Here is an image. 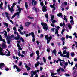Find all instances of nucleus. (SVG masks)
I'll return each mask as SVG.
<instances>
[{
	"label": "nucleus",
	"instance_id": "nucleus-1",
	"mask_svg": "<svg viewBox=\"0 0 77 77\" xmlns=\"http://www.w3.org/2000/svg\"><path fill=\"white\" fill-rule=\"evenodd\" d=\"M0 41H3L4 42V43H3L2 45H1L0 46V55L4 56V55H5V54L3 53V48L1 47H2V48H6V42H5L4 39H2V37L1 35H0Z\"/></svg>",
	"mask_w": 77,
	"mask_h": 77
},
{
	"label": "nucleus",
	"instance_id": "nucleus-2",
	"mask_svg": "<svg viewBox=\"0 0 77 77\" xmlns=\"http://www.w3.org/2000/svg\"><path fill=\"white\" fill-rule=\"evenodd\" d=\"M66 53V55H63V54H65ZM60 56L62 57H66L67 58H69V52L67 53V52L66 51V50H64L63 52V54H61Z\"/></svg>",
	"mask_w": 77,
	"mask_h": 77
},
{
	"label": "nucleus",
	"instance_id": "nucleus-3",
	"mask_svg": "<svg viewBox=\"0 0 77 77\" xmlns=\"http://www.w3.org/2000/svg\"><path fill=\"white\" fill-rule=\"evenodd\" d=\"M41 24L44 30L47 31L48 29V26H47V23H41Z\"/></svg>",
	"mask_w": 77,
	"mask_h": 77
},
{
	"label": "nucleus",
	"instance_id": "nucleus-4",
	"mask_svg": "<svg viewBox=\"0 0 77 77\" xmlns=\"http://www.w3.org/2000/svg\"><path fill=\"white\" fill-rule=\"evenodd\" d=\"M21 9H21L20 8H19L18 9V11H19V12H17V13H16V14H14V15L12 17V18H14V17H15V15H18V17H19V14H20L21 13Z\"/></svg>",
	"mask_w": 77,
	"mask_h": 77
},
{
	"label": "nucleus",
	"instance_id": "nucleus-5",
	"mask_svg": "<svg viewBox=\"0 0 77 77\" xmlns=\"http://www.w3.org/2000/svg\"><path fill=\"white\" fill-rule=\"evenodd\" d=\"M48 35H46L45 36V38L46 39L47 41V44H48L49 42H50V40H51V39H52V37H51V36H50L49 37H48Z\"/></svg>",
	"mask_w": 77,
	"mask_h": 77
},
{
	"label": "nucleus",
	"instance_id": "nucleus-6",
	"mask_svg": "<svg viewBox=\"0 0 77 77\" xmlns=\"http://www.w3.org/2000/svg\"><path fill=\"white\" fill-rule=\"evenodd\" d=\"M39 70H38L36 71H32L31 72V75L30 76V77H33L34 75H36V74L37 73V72L38 73H39Z\"/></svg>",
	"mask_w": 77,
	"mask_h": 77
},
{
	"label": "nucleus",
	"instance_id": "nucleus-7",
	"mask_svg": "<svg viewBox=\"0 0 77 77\" xmlns=\"http://www.w3.org/2000/svg\"><path fill=\"white\" fill-rule=\"evenodd\" d=\"M59 61H60V64L61 66H63V62H64V61L60 59H59L58 60H57L56 61L57 63H58V62H59Z\"/></svg>",
	"mask_w": 77,
	"mask_h": 77
},
{
	"label": "nucleus",
	"instance_id": "nucleus-8",
	"mask_svg": "<svg viewBox=\"0 0 77 77\" xmlns=\"http://www.w3.org/2000/svg\"><path fill=\"white\" fill-rule=\"evenodd\" d=\"M14 34H16L17 37H15L14 38V39L15 40H18L20 39V35H18V33L17 32L15 31L14 32Z\"/></svg>",
	"mask_w": 77,
	"mask_h": 77
},
{
	"label": "nucleus",
	"instance_id": "nucleus-9",
	"mask_svg": "<svg viewBox=\"0 0 77 77\" xmlns=\"http://www.w3.org/2000/svg\"><path fill=\"white\" fill-rule=\"evenodd\" d=\"M18 32L20 33V34L21 35H26V34H27L28 33V31H24L23 32H21V31L20 30V29H19L18 30Z\"/></svg>",
	"mask_w": 77,
	"mask_h": 77
},
{
	"label": "nucleus",
	"instance_id": "nucleus-10",
	"mask_svg": "<svg viewBox=\"0 0 77 77\" xmlns=\"http://www.w3.org/2000/svg\"><path fill=\"white\" fill-rule=\"evenodd\" d=\"M17 42L18 43L17 44V45L18 48L19 50H22V48H21V47L20 46V44H19V43H20V42H21V41H17Z\"/></svg>",
	"mask_w": 77,
	"mask_h": 77
},
{
	"label": "nucleus",
	"instance_id": "nucleus-11",
	"mask_svg": "<svg viewBox=\"0 0 77 77\" xmlns=\"http://www.w3.org/2000/svg\"><path fill=\"white\" fill-rule=\"evenodd\" d=\"M37 63L36 64H35V66L36 68L37 66H38L39 65V64H40V65H43V63H40L38 61Z\"/></svg>",
	"mask_w": 77,
	"mask_h": 77
},
{
	"label": "nucleus",
	"instance_id": "nucleus-12",
	"mask_svg": "<svg viewBox=\"0 0 77 77\" xmlns=\"http://www.w3.org/2000/svg\"><path fill=\"white\" fill-rule=\"evenodd\" d=\"M54 16L53 15H52L51 16V21L52 23H56L57 22L55 20H53V18H54ZM52 20H53V21H52Z\"/></svg>",
	"mask_w": 77,
	"mask_h": 77
},
{
	"label": "nucleus",
	"instance_id": "nucleus-13",
	"mask_svg": "<svg viewBox=\"0 0 77 77\" xmlns=\"http://www.w3.org/2000/svg\"><path fill=\"white\" fill-rule=\"evenodd\" d=\"M5 66V64L3 63H0V69H1V70H3V68Z\"/></svg>",
	"mask_w": 77,
	"mask_h": 77
},
{
	"label": "nucleus",
	"instance_id": "nucleus-14",
	"mask_svg": "<svg viewBox=\"0 0 77 77\" xmlns=\"http://www.w3.org/2000/svg\"><path fill=\"white\" fill-rule=\"evenodd\" d=\"M32 35V37L33 38V39L32 41L33 42L35 41V34L33 32H31Z\"/></svg>",
	"mask_w": 77,
	"mask_h": 77
},
{
	"label": "nucleus",
	"instance_id": "nucleus-15",
	"mask_svg": "<svg viewBox=\"0 0 77 77\" xmlns=\"http://www.w3.org/2000/svg\"><path fill=\"white\" fill-rule=\"evenodd\" d=\"M9 6V5H8V8L10 12H11V13H12V11H13V7H11V8Z\"/></svg>",
	"mask_w": 77,
	"mask_h": 77
},
{
	"label": "nucleus",
	"instance_id": "nucleus-16",
	"mask_svg": "<svg viewBox=\"0 0 77 77\" xmlns=\"http://www.w3.org/2000/svg\"><path fill=\"white\" fill-rule=\"evenodd\" d=\"M70 18L71 20H70V23H71V24L72 25H73L74 24V20H74V19L73 18V17H72V16H70Z\"/></svg>",
	"mask_w": 77,
	"mask_h": 77
},
{
	"label": "nucleus",
	"instance_id": "nucleus-17",
	"mask_svg": "<svg viewBox=\"0 0 77 77\" xmlns=\"http://www.w3.org/2000/svg\"><path fill=\"white\" fill-rule=\"evenodd\" d=\"M60 69H61L62 71H64V69H63L60 68L59 69H58L57 70V72H58V74H60L59 71H60Z\"/></svg>",
	"mask_w": 77,
	"mask_h": 77
},
{
	"label": "nucleus",
	"instance_id": "nucleus-18",
	"mask_svg": "<svg viewBox=\"0 0 77 77\" xmlns=\"http://www.w3.org/2000/svg\"><path fill=\"white\" fill-rule=\"evenodd\" d=\"M10 37L9 36H8L7 37V43L8 44H10L11 43V41H10Z\"/></svg>",
	"mask_w": 77,
	"mask_h": 77
},
{
	"label": "nucleus",
	"instance_id": "nucleus-19",
	"mask_svg": "<svg viewBox=\"0 0 77 77\" xmlns=\"http://www.w3.org/2000/svg\"><path fill=\"white\" fill-rule=\"evenodd\" d=\"M50 6L51 8H54V10H55V8L56 7H55V3H54L53 5H50Z\"/></svg>",
	"mask_w": 77,
	"mask_h": 77
},
{
	"label": "nucleus",
	"instance_id": "nucleus-20",
	"mask_svg": "<svg viewBox=\"0 0 77 77\" xmlns=\"http://www.w3.org/2000/svg\"><path fill=\"white\" fill-rule=\"evenodd\" d=\"M5 15L8 20H9V17L8 15H9V14L7 12H5Z\"/></svg>",
	"mask_w": 77,
	"mask_h": 77
},
{
	"label": "nucleus",
	"instance_id": "nucleus-21",
	"mask_svg": "<svg viewBox=\"0 0 77 77\" xmlns=\"http://www.w3.org/2000/svg\"><path fill=\"white\" fill-rule=\"evenodd\" d=\"M46 8H47L46 7H45V5H44L42 8V10L43 12H45V11H47Z\"/></svg>",
	"mask_w": 77,
	"mask_h": 77
},
{
	"label": "nucleus",
	"instance_id": "nucleus-22",
	"mask_svg": "<svg viewBox=\"0 0 77 77\" xmlns=\"http://www.w3.org/2000/svg\"><path fill=\"white\" fill-rule=\"evenodd\" d=\"M25 7L26 8L27 10H28V4L27 3V2H25Z\"/></svg>",
	"mask_w": 77,
	"mask_h": 77
},
{
	"label": "nucleus",
	"instance_id": "nucleus-23",
	"mask_svg": "<svg viewBox=\"0 0 77 77\" xmlns=\"http://www.w3.org/2000/svg\"><path fill=\"white\" fill-rule=\"evenodd\" d=\"M33 10H34L35 11H36V12L37 13L38 12H39V9H36L35 7H33L32 8Z\"/></svg>",
	"mask_w": 77,
	"mask_h": 77
},
{
	"label": "nucleus",
	"instance_id": "nucleus-24",
	"mask_svg": "<svg viewBox=\"0 0 77 77\" xmlns=\"http://www.w3.org/2000/svg\"><path fill=\"white\" fill-rule=\"evenodd\" d=\"M30 24H31L30 22H26L25 23V26L26 27H29Z\"/></svg>",
	"mask_w": 77,
	"mask_h": 77
},
{
	"label": "nucleus",
	"instance_id": "nucleus-25",
	"mask_svg": "<svg viewBox=\"0 0 77 77\" xmlns=\"http://www.w3.org/2000/svg\"><path fill=\"white\" fill-rule=\"evenodd\" d=\"M35 0H32V3L33 5V3L34 5H36L37 4V2L36 1H35Z\"/></svg>",
	"mask_w": 77,
	"mask_h": 77
},
{
	"label": "nucleus",
	"instance_id": "nucleus-26",
	"mask_svg": "<svg viewBox=\"0 0 77 77\" xmlns=\"http://www.w3.org/2000/svg\"><path fill=\"white\" fill-rule=\"evenodd\" d=\"M3 2H1V4H0V9H3L4 8L2 7V6H3Z\"/></svg>",
	"mask_w": 77,
	"mask_h": 77
},
{
	"label": "nucleus",
	"instance_id": "nucleus-27",
	"mask_svg": "<svg viewBox=\"0 0 77 77\" xmlns=\"http://www.w3.org/2000/svg\"><path fill=\"white\" fill-rule=\"evenodd\" d=\"M6 50L7 51H8V53L6 54V56H10V53H11L9 51V50H8L6 49Z\"/></svg>",
	"mask_w": 77,
	"mask_h": 77
},
{
	"label": "nucleus",
	"instance_id": "nucleus-28",
	"mask_svg": "<svg viewBox=\"0 0 77 77\" xmlns=\"http://www.w3.org/2000/svg\"><path fill=\"white\" fill-rule=\"evenodd\" d=\"M57 16H58V17H60L61 18H63V16L62 15V14L61 13H60L58 14H57Z\"/></svg>",
	"mask_w": 77,
	"mask_h": 77
},
{
	"label": "nucleus",
	"instance_id": "nucleus-29",
	"mask_svg": "<svg viewBox=\"0 0 77 77\" xmlns=\"http://www.w3.org/2000/svg\"><path fill=\"white\" fill-rule=\"evenodd\" d=\"M68 63L69 65H73V64H74V63L73 62H72L71 63L70 62L69 60H68Z\"/></svg>",
	"mask_w": 77,
	"mask_h": 77
},
{
	"label": "nucleus",
	"instance_id": "nucleus-30",
	"mask_svg": "<svg viewBox=\"0 0 77 77\" xmlns=\"http://www.w3.org/2000/svg\"><path fill=\"white\" fill-rule=\"evenodd\" d=\"M17 71L18 72H20L21 71V69H20V68H18V67L16 68Z\"/></svg>",
	"mask_w": 77,
	"mask_h": 77
},
{
	"label": "nucleus",
	"instance_id": "nucleus-31",
	"mask_svg": "<svg viewBox=\"0 0 77 77\" xmlns=\"http://www.w3.org/2000/svg\"><path fill=\"white\" fill-rule=\"evenodd\" d=\"M3 32L4 33V35L5 37H7V32L5 30L4 31H3Z\"/></svg>",
	"mask_w": 77,
	"mask_h": 77
},
{
	"label": "nucleus",
	"instance_id": "nucleus-32",
	"mask_svg": "<svg viewBox=\"0 0 77 77\" xmlns=\"http://www.w3.org/2000/svg\"><path fill=\"white\" fill-rule=\"evenodd\" d=\"M68 47L64 46V47H63V50H66L68 49Z\"/></svg>",
	"mask_w": 77,
	"mask_h": 77
},
{
	"label": "nucleus",
	"instance_id": "nucleus-33",
	"mask_svg": "<svg viewBox=\"0 0 77 77\" xmlns=\"http://www.w3.org/2000/svg\"><path fill=\"white\" fill-rule=\"evenodd\" d=\"M63 5H68V2H63L62 4V6H63Z\"/></svg>",
	"mask_w": 77,
	"mask_h": 77
},
{
	"label": "nucleus",
	"instance_id": "nucleus-34",
	"mask_svg": "<svg viewBox=\"0 0 77 77\" xmlns=\"http://www.w3.org/2000/svg\"><path fill=\"white\" fill-rule=\"evenodd\" d=\"M3 24H4V25H5V27H8V23H3Z\"/></svg>",
	"mask_w": 77,
	"mask_h": 77
},
{
	"label": "nucleus",
	"instance_id": "nucleus-35",
	"mask_svg": "<svg viewBox=\"0 0 77 77\" xmlns=\"http://www.w3.org/2000/svg\"><path fill=\"white\" fill-rule=\"evenodd\" d=\"M19 28H20V30H23V29H24V28L23 26H22V25H20V26L19 27Z\"/></svg>",
	"mask_w": 77,
	"mask_h": 77
},
{
	"label": "nucleus",
	"instance_id": "nucleus-36",
	"mask_svg": "<svg viewBox=\"0 0 77 77\" xmlns=\"http://www.w3.org/2000/svg\"><path fill=\"white\" fill-rule=\"evenodd\" d=\"M36 53L37 56H39V51L38 50L36 51Z\"/></svg>",
	"mask_w": 77,
	"mask_h": 77
},
{
	"label": "nucleus",
	"instance_id": "nucleus-37",
	"mask_svg": "<svg viewBox=\"0 0 77 77\" xmlns=\"http://www.w3.org/2000/svg\"><path fill=\"white\" fill-rule=\"evenodd\" d=\"M43 60L44 63H46V60H46V59L45 58V57H43Z\"/></svg>",
	"mask_w": 77,
	"mask_h": 77
},
{
	"label": "nucleus",
	"instance_id": "nucleus-38",
	"mask_svg": "<svg viewBox=\"0 0 77 77\" xmlns=\"http://www.w3.org/2000/svg\"><path fill=\"white\" fill-rule=\"evenodd\" d=\"M53 53H54L55 55L56 54V50H54L53 51H52Z\"/></svg>",
	"mask_w": 77,
	"mask_h": 77
},
{
	"label": "nucleus",
	"instance_id": "nucleus-39",
	"mask_svg": "<svg viewBox=\"0 0 77 77\" xmlns=\"http://www.w3.org/2000/svg\"><path fill=\"white\" fill-rule=\"evenodd\" d=\"M30 35H32V33H29V34H26V37H27V36H30Z\"/></svg>",
	"mask_w": 77,
	"mask_h": 77
},
{
	"label": "nucleus",
	"instance_id": "nucleus-40",
	"mask_svg": "<svg viewBox=\"0 0 77 77\" xmlns=\"http://www.w3.org/2000/svg\"><path fill=\"white\" fill-rule=\"evenodd\" d=\"M45 16L46 18H48V14H45Z\"/></svg>",
	"mask_w": 77,
	"mask_h": 77
},
{
	"label": "nucleus",
	"instance_id": "nucleus-41",
	"mask_svg": "<svg viewBox=\"0 0 77 77\" xmlns=\"http://www.w3.org/2000/svg\"><path fill=\"white\" fill-rule=\"evenodd\" d=\"M57 74V73H52L51 74V76H54V75H56V74Z\"/></svg>",
	"mask_w": 77,
	"mask_h": 77
},
{
	"label": "nucleus",
	"instance_id": "nucleus-42",
	"mask_svg": "<svg viewBox=\"0 0 77 77\" xmlns=\"http://www.w3.org/2000/svg\"><path fill=\"white\" fill-rule=\"evenodd\" d=\"M17 67L18 66H17L16 65H14L13 66V68L14 69H15V68H16V69H17Z\"/></svg>",
	"mask_w": 77,
	"mask_h": 77
},
{
	"label": "nucleus",
	"instance_id": "nucleus-43",
	"mask_svg": "<svg viewBox=\"0 0 77 77\" xmlns=\"http://www.w3.org/2000/svg\"><path fill=\"white\" fill-rule=\"evenodd\" d=\"M5 70L6 71H9V68L8 67H5Z\"/></svg>",
	"mask_w": 77,
	"mask_h": 77
},
{
	"label": "nucleus",
	"instance_id": "nucleus-44",
	"mask_svg": "<svg viewBox=\"0 0 77 77\" xmlns=\"http://www.w3.org/2000/svg\"><path fill=\"white\" fill-rule=\"evenodd\" d=\"M18 66H20L22 65V62L21 61H20V62L19 63V64H18Z\"/></svg>",
	"mask_w": 77,
	"mask_h": 77
},
{
	"label": "nucleus",
	"instance_id": "nucleus-45",
	"mask_svg": "<svg viewBox=\"0 0 77 77\" xmlns=\"http://www.w3.org/2000/svg\"><path fill=\"white\" fill-rule=\"evenodd\" d=\"M56 32H55V34L56 35V34H58V30H57V29H55Z\"/></svg>",
	"mask_w": 77,
	"mask_h": 77
},
{
	"label": "nucleus",
	"instance_id": "nucleus-46",
	"mask_svg": "<svg viewBox=\"0 0 77 77\" xmlns=\"http://www.w3.org/2000/svg\"><path fill=\"white\" fill-rule=\"evenodd\" d=\"M64 20L66 21V22H67V19H66V16L64 15Z\"/></svg>",
	"mask_w": 77,
	"mask_h": 77
},
{
	"label": "nucleus",
	"instance_id": "nucleus-47",
	"mask_svg": "<svg viewBox=\"0 0 77 77\" xmlns=\"http://www.w3.org/2000/svg\"><path fill=\"white\" fill-rule=\"evenodd\" d=\"M68 27L69 29H71V25L70 24H68Z\"/></svg>",
	"mask_w": 77,
	"mask_h": 77
},
{
	"label": "nucleus",
	"instance_id": "nucleus-48",
	"mask_svg": "<svg viewBox=\"0 0 77 77\" xmlns=\"http://www.w3.org/2000/svg\"><path fill=\"white\" fill-rule=\"evenodd\" d=\"M71 55L72 57H73L74 56V52H72L71 53Z\"/></svg>",
	"mask_w": 77,
	"mask_h": 77
},
{
	"label": "nucleus",
	"instance_id": "nucleus-49",
	"mask_svg": "<svg viewBox=\"0 0 77 77\" xmlns=\"http://www.w3.org/2000/svg\"><path fill=\"white\" fill-rule=\"evenodd\" d=\"M19 52L18 53V55L19 57H20L21 56V53H20V51H19Z\"/></svg>",
	"mask_w": 77,
	"mask_h": 77
},
{
	"label": "nucleus",
	"instance_id": "nucleus-50",
	"mask_svg": "<svg viewBox=\"0 0 77 77\" xmlns=\"http://www.w3.org/2000/svg\"><path fill=\"white\" fill-rule=\"evenodd\" d=\"M65 76L66 77H69V76H70V75L69 74H66L65 75Z\"/></svg>",
	"mask_w": 77,
	"mask_h": 77
},
{
	"label": "nucleus",
	"instance_id": "nucleus-51",
	"mask_svg": "<svg viewBox=\"0 0 77 77\" xmlns=\"http://www.w3.org/2000/svg\"><path fill=\"white\" fill-rule=\"evenodd\" d=\"M34 54H35V53H32L31 54H30V56H31V57H32L33 56Z\"/></svg>",
	"mask_w": 77,
	"mask_h": 77
},
{
	"label": "nucleus",
	"instance_id": "nucleus-52",
	"mask_svg": "<svg viewBox=\"0 0 77 77\" xmlns=\"http://www.w3.org/2000/svg\"><path fill=\"white\" fill-rule=\"evenodd\" d=\"M17 5V3L15 2V3H13L12 5V6L13 7H14L15 6V5Z\"/></svg>",
	"mask_w": 77,
	"mask_h": 77
},
{
	"label": "nucleus",
	"instance_id": "nucleus-53",
	"mask_svg": "<svg viewBox=\"0 0 77 77\" xmlns=\"http://www.w3.org/2000/svg\"><path fill=\"white\" fill-rule=\"evenodd\" d=\"M28 18H29V19H31L32 20H33V17H30V16H28Z\"/></svg>",
	"mask_w": 77,
	"mask_h": 77
},
{
	"label": "nucleus",
	"instance_id": "nucleus-54",
	"mask_svg": "<svg viewBox=\"0 0 77 77\" xmlns=\"http://www.w3.org/2000/svg\"><path fill=\"white\" fill-rule=\"evenodd\" d=\"M13 29L14 31H17V28H16V27H14L13 28Z\"/></svg>",
	"mask_w": 77,
	"mask_h": 77
},
{
	"label": "nucleus",
	"instance_id": "nucleus-55",
	"mask_svg": "<svg viewBox=\"0 0 77 77\" xmlns=\"http://www.w3.org/2000/svg\"><path fill=\"white\" fill-rule=\"evenodd\" d=\"M20 41H22V42H24V39H23V38H22V37H21L20 38Z\"/></svg>",
	"mask_w": 77,
	"mask_h": 77
},
{
	"label": "nucleus",
	"instance_id": "nucleus-56",
	"mask_svg": "<svg viewBox=\"0 0 77 77\" xmlns=\"http://www.w3.org/2000/svg\"><path fill=\"white\" fill-rule=\"evenodd\" d=\"M64 65L65 66H67V65H68V62H66L65 63H64Z\"/></svg>",
	"mask_w": 77,
	"mask_h": 77
},
{
	"label": "nucleus",
	"instance_id": "nucleus-57",
	"mask_svg": "<svg viewBox=\"0 0 77 77\" xmlns=\"http://www.w3.org/2000/svg\"><path fill=\"white\" fill-rule=\"evenodd\" d=\"M65 29H63L62 30V31L61 32L62 35H63V32H65Z\"/></svg>",
	"mask_w": 77,
	"mask_h": 77
},
{
	"label": "nucleus",
	"instance_id": "nucleus-58",
	"mask_svg": "<svg viewBox=\"0 0 77 77\" xmlns=\"http://www.w3.org/2000/svg\"><path fill=\"white\" fill-rule=\"evenodd\" d=\"M51 31L54 32V29L53 28H51Z\"/></svg>",
	"mask_w": 77,
	"mask_h": 77
},
{
	"label": "nucleus",
	"instance_id": "nucleus-59",
	"mask_svg": "<svg viewBox=\"0 0 77 77\" xmlns=\"http://www.w3.org/2000/svg\"><path fill=\"white\" fill-rule=\"evenodd\" d=\"M23 75H28V74L27 73H23Z\"/></svg>",
	"mask_w": 77,
	"mask_h": 77
},
{
	"label": "nucleus",
	"instance_id": "nucleus-60",
	"mask_svg": "<svg viewBox=\"0 0 77 77\" xmlns=\"http://www.w3.org/2000/svg\"><path fill=\"white\" fill-rule=\"evenodd\" d=\"M50 48H48L47 49V51L48 52H50Z\"/></svg>",
	"mask_w": 77,
	"mask_h": 77
},
{
	"label": "nucleus",
	"instance_id": "nucleus-61",
	"mask_svg": "<svg viewBox=\"0 0 77 77\" xmlns=\"http://www.w3.org/2000/svg\"><path fill=\"white\" fill-rule=\"evenodd\" d=\"M7 32H9L10 31V29L8 28H7Z\"/></svg>",
	"mask_w": 77,
	"mask_h": 77
},
{
	"label": "nucleus",
	"instance_id": "nucleus-62",
	"mask_svg": "<svg viewBox=\"0 0 77 77\" xmlns=\"http://www.w3.org/2000/svg\"><path fill=\"white\" fill-rule=\"evenodd\" d=\"M40 5H41V6H42L44 5V4L43 3V2H40Z\"/></svg>",
	"mask_w": 77,
	"mask_h": 77
},
{
	"label": "nucleus",
	"instance_id": "nucleus-63",
	"mask_svg": "<svg viewBox=\"0 0 77 77\" xmlns=\"http://www.w3.org/2000/svg\"><path fill=\"white\" fill-rule=\"evenodd\" d=\"M27 71H30V67H28L27 69Z\"/></svg>",
	"mask_w": 77,
	"mask_h": 77
},
{
	"label": "nucleus",
	"instance_id": "nucleus-64",
	"mask_svg": "<svg viewBox=\"0 0 77 77\" xmlns=\"http://www.w3.org/2000/svg\"><path fill=\"white\" fill-rule=\"evenodd\" d=\"M61 40L62 41H64L65 40V38L64 37H62L61 38Z\"/></svg>",
	"mask_w": 77,
	"mask_h": 77
}]
</instances>
